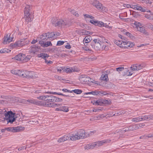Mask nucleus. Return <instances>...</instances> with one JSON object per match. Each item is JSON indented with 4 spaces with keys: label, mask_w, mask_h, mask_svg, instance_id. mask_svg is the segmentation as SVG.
Returning a JSON list of instances; mask_svg holds the SVG:
<instances>
[{
    "label": "nucleus",
    "mask_w": 153,
    "mask_h": 153,
    "mask_svg": "<svg viewBox=\"0 0 153 153\" xmlns=\"http://www.w3.org/2000/svg\"><path fill=\"white\" fill-rule=\"evenodd\" d=\"M130 131L129 130L128 127H125L123 129V130H119L118 131L114 133V134L113 135L114 137H116V136L115 135L117 133H120V132L121 133H123L124 132H126V131Z\"/></svg>",
    "instance_id": "4be33fe9"
},
{
    "label": "nucleus",
    "mask_w": 153,
    "mask_h": 153,
    "mask_svg": "<svg viewBox=\"0 0 153 153\" xmlns=\"http://www.w3.org/2000/svg\"><path fill=\"white\" fill-rule=\"evenodd\" d=\"M22 127L18 126L16 127H8L5 128L8 131H11L13 132H18L22 129Z\"/></svg>",
    "instance_id": "f8f14e48"
},
{
    "label": "nucleus",
    "mask_w": 153,
    "mask_h": 153,
    "mask_svg": "<svg viewBox=\"0 0 153 153\" xmlns=\"http://www.w3.org/2000/svg\"><path fill=\"white\" fill-rule=\"evenodd\" d=\"M31 57V56L30 55H28L27 56H25L24 60H25V62H27L30 59Z\"/></svg>",
    "instance_id": "de8ad7c7"
},
{
    "label": "nucleus",
    "mask_w": 153,
    "mask_h": 153,
    "mask_svg": "<svg viewBox=\"0 0 153 153\" xmlns=\"http://www.w3.org/2000/svg\"><path fill=\"white\" fill-rule=\"evenodd\" d=\"M63 137H64V139L65 141H66V140H68L69 138L70 137V136H69V135H64L63 136Z\"/></svg>",
    "instance_id": "13d9d810"
},
{
    "label": "nucleus",
    "mask_w": 153,
    "mask_h": 153,
    "mask_svg": "<svg viewBox=\"0 0 153 153\" xmlns=\"http://www.w3.org/2000/svg\"><path fill=\"white\" fill-rule=\"evenodd\" d=\"M85 94L87 95V94H92L94 95H96V91H92L91 92H88L85 93Z\"/></svg>",
    "instance_id": "8fccbe9b"
},
{
    "label": "nucleus",
    "mask_w": 153,
    "mask_h": 153,
    "mask_svg": "<svg viewBox=\"0 0 153 153\" xmlns=\"http://www.w3.org/2000/svg\"><path fill=\"white\" fill-rule=\"evenodd\" d=\"M45 97L46 95H42L37 97V98L39 100L45 101Z\"/></svg>",
    "instance_id": "ea45409f"
},
{
    "label": "nucleus",
    "mask_w": 153,
    "mask_h": 153,
    "mask_svg": "<svg viewBox=\"0 0 153 153\" xmlns=\"http://www.w3.org/2000/svg\"><path fill=\"white\" fill-rule=\"evenodd\" d=\"M30 7L29 5H27L25 7L24 11L25 21L27 22H30L31 21V15L29 12Z\"/></svg>",
    "instance_id": "39448f33"
},
{
    "label": "nucleus",
    "mask_w": 153,
    "mask_h": 153,
    "mask_svg": "<svg viewBox=\"0 0 153 153\" xmlns=\"http://www.w3.org/2000/svg\"><path fill=\"white\" fill-rule=\"evenodd\" d=\"M96 24L100 27H105V25L103 22L101 21H96Z\"/></svg>",
    "instance_id": "f704fd0d"
},
{
    "label": "nucleus",
    "mask_w": 153,
    "mask_h": 153,
    "mask_svg": "<svg viewBox=\"0 0 153 153\" xmlns=\"http://www.w3.org/2000/svg\"><path fill=\"white\" fill-rule=\"evenodd\" d=\"M142 33H143V34L146 35L147 36L149 35V33L147 32L146 30H145L144 28V29L143 30V31L141 32Z\"/></svg>",
    "instance_id": "603ef678"
},
{
    "label": "nucleus",
    "mask_w": 153,
    "mask_h": 153,
    "mask_svg": "<svg viewBox=\"0 0 153 153\" xmlns=\"http://www.w3.org/2000/svg\"><path fill=\"white\" fill-rule=\"evenodd\" d=\"M62 104L59 103H46L45 105V106L49 107H61Z\"/></svg>",
    "instance_id": "dca6fc26"
},
{
    "label": "nucleus",
    "mask_w": 153,
    "mask_h": 153,
    "mask_svg": "<svg viewBox=\"0 0 153 153\" xmlns=\"http://www.w3.org/2000/svg\"><path fill=\"white\" fill-rule=\"evenodd\" d=\"M138 5H131V8L135 10H137V8Z\"/></svg>",
    "instance_id": "0e129e2a"
},
{
    "label": "nucleus",
    "mask_w": 153,
    "mask_h": 153,
    "mask_svg": "<svg viewBox=\"0 0 153 153\" xmlns=\"http://www.w3.org/2000/svg\"><path fill=\"white\" fill-rule=\"evenodd\" d=\"M60 109H61V111H62L67 112H68L69 111L68 107L64 106H63L61 107H60Z\"/></svg>",
    "instance_id": "72a5a7b5"
},
{
    "label": "nucleus",
    "mask_w": 153,
    "mask_h": 153,
    "mask_svg": "<svg viewBox=\"0 0 153 153\" xmlns=\"http://www.w3.org/2000/svg\"><path fill=\"white\" fill-rule=\"evenodd\" d=\"M104 117V116L103 114L100 115H98L96 116V118H97V120H99L100 118H102Z\"/></svg>",
    "instance_id": "338daca9"
},
{
    "label": "nucleus",
    "mask_w": 153,
    "mask_h": 153,
    "mask_svg": "<svg viewBox=\"0 0 153 153\" xmlns=\"http://www.w3.org/2000/svg\"><path fill=\"white\" fill-rule=\"evenodd\" d=\"M137 7V10L143 12L146 11L145 9L144 8H143L141 6L138 5Z\"/></svg>",
    "instance_id": "4c0bfd02"
},
{
    "label": "nucleus",
    "mask_w": 153,
    "mask_h": 153,
    "mask_svg": "<svg viewBox=\"0 0 153 153\" xmlns=\"http://www.w3.org/2000/svg\"><path fill=\"white\" fill-rule=\"evenodd\" d=\"M143 67V65L136 64L131 67V69L132 71H138L142 69Z\"/></svg>",
    "instance_id": "ddd939ff"
},
{
    "label": "nucleus",
    "mask_w": 153,
    "mask_h": 153,
    "mask_svg": "<svg viewBox=\"0 0 153 153\" xmlns=\"http://www.w3.org/2000/svg\"><path fill=\"white\" fill-rule=\"evenodd\" d=\"M131 5H132L127 4H124V7H127L128 8H131Z\"/></svg>",
    "instance_id": "e2e57ef3"
},
{
    "label": "nucleus",
    "mask_w": 153,
    "mask_h": 153,
    "mask_svg": "<svg viewBox=\"0 0 153 153\" xmlns=\"http://www.w3.org/2000/svg\"><path fill=\"white\" fill-rule=\"evenodd\" d=\"M105 42H107L103 36H96V51L107 50L108 47L105 45Z\"/></svg>",
    "instance_id": "f257e3e1"
},
{
    "label": "nucleus",
    "mask_w": 153,
    "mask_h": 153,
    "mask_svg": "<svg viewBox=\"0 0 153 153\" xmlns=\"http://www.w3.org/2000/svg\"><path fill=\"white\" fill-rule=\"evenodd\" d=\"M125 113V111H120L119 112L115 114H114L113 116H117L118 114V115H121L122 114H124Z\"/></svg>",
    "instance_id": "37998d69"
},
{
    "label": "nucleus",
    "mask_w": 153,
    "mask_h": 153,
    "mask_svg": "<svg viewBox=\"0 0 153 153\" xmlns=\"http://www.w3.org/2000/svg\"><path fill=\"white\" fill-rule=\"evenodd\" d=\"M102 86L104 87L109 88L107 83L105 82V83H104L102 82Z\"/></svg>",
    "instance_id": "69168bd1"
},
{
    "label": "nucleus",
    "mask_w": 153,
    "mask_h": 153,
    "mask_svg": "<svg viewBox=\"0 0 153 153\" xmlns=\"http://www.w3.org/2000/svg\"><path fill=\"white\" fill-rule=\"evenodd\" d=\"M11 73L14 74L21 76L22 71L19 70H13L11 71Z\"/></svg>",
    "instance_id": "b1692460"
},
{
    "label": "nucleus",
    "mask_w": 153,
    "mask_h": 153,
    "mask_svg": "<svg viewBox=\"0 0 153 153\" xmlns=\"http://www.w3.org/2000/svg\"><path fill=\"white\" fill-rule=\"evenodd\" d=\"M65 70L64 67H61L57 69V71L60 72H61L62 71L64 72V70Z\"/></svg>",
    "instance_id": "6e6d98bb"
},
{
    "label": "nucleus",
    "mask_w": 153,
    "mask_h": 153,
    "mask_svg": "<svg viewBox=\"0 0 153 153\" xmlns=\"http://www.w3.org/2000/svg\"><path fill=\"white\" fill-rule=\"evenodd\" d=\"M136 27L137 29V30L140 32H141L143 30L144 28L141 27L140 26H136Z\"/></svg>",
    "instance_id": "09e8293b"
},
{
    "label": "nucleus",
    "mask_w": 153,
    "mask_h": 153,
    "mask_svg": "<svg viewBox=\"0 0 153 153\" xmlns=\"http://www.w3.org/2000/svg\"><path fill=\"white\" fill-rule=\"evenodd\" d=\"M22 41H19L16 42L15 43H12L10 44L11 46L13 48L22 47L25 45V43L23 42L24 39Z\"/></svg>",
    "instance_id": "9b49d317"
},
{
    "label": "nucleus",
    "mask_w": 153,
    "mask_h": 153,
    "mask_svg": "<svg viewBox=\"0 0 153 153\" xmlns=\"http://www.w3.org/2000/svg\"><path fill=\"white\" fill-rule=\"evenodd\" d=\"M40 37L41 39V40L39 42H46L48 39V38H47V35H46V33L41 35Z\"/></svg>",
    "instance_id": "393cba45"
},
{
    "label": "nucleus",
    "mask_w": 153,
    "mask_h": 153,
    "mask_svg": "<svg viewBox=\"0 0 153 153\" xmlns=\"http://www.w3.org/2000/svg\"><path fill=\"white\" fill-rule=\"evenodd\" d=\"M130 131H132L138 129V127L136 125H131L128 127Z\"/></svg>",
    "instance_id": "c756f323"
},
{
    "label": "nucleus",
    "mask_w": 153,
    "mask_h": 153,
    "mask_svg": "<svg viewBox=\"0 0 153 153\" xmlns=\"http://www.w3.org/2000/svg\"><path fill=\"white\" fill-rule=\"evenodd\" d=\"M123 42V48H130L134 45L133 43L131 42L128 41L126 42Z\"/></svg>",
    "instance_id": "a211bd4d"
},
{
    "label": "nucleus",
    "mask_w": 153,
    "mask_h": 153,
    "mask_svg": "<svg viewBox=\"0 0 153 153\" xmlns=\"http://www.w3.org/2000/svg\"><path fill=\"white\" fill-rule=\"evenodd\" d=\"M64 43V42L62 41H58L56 45L60 46L62 45Z\"/></svg>",
    "instance_id": "3c124183"
},
{
    "label": "nucleus",
    "mask_w": 153,
    "mask_h": 153,
    "mask_svg": "<svg viewBox=\"0 0 153 153\" xmlns=\"http://www.w3.org/2000/svg\"><path fill=\"white\" fill-rule=\"evenodd\" d=\"M69 11L71 12L72 14L74 15L76 17H78L79 16V14H78L76 12H75V11L74 10L69 9Z\"/></svg>",
    "instance_id": "58836bf2"
},
{
    "label": "nucleus",
    "mask_w": 153,
    "mask_h": 153,
    "mask_svg": "<svg viewBox=\"0 0 153 153\" xmlns=\"http://www.w3.org/2000/svg\"><path fill=\"white\" fill-rule=\"evenodd\" d=\"M72 91L77 94H80L82 92V91L79 89H75L73 90Z\"/></svg>",
    "instance_id": "a19ab883"
},
{
    "label": "nucleus",
    "mask_w": 153,
    "mask_h": 153,
    "mask_svg": "<svg viewBox=\"0 0 153 153\" xmlns=\"http://www.w3.org/2000/svg\"><path fill=\"white\" fill-rule=\"evenodd\" d=\"M65 70H64V72H65L67 73H69L74 71V69L72 68H65Z\"/></svg>",
    "instance_id": "2f4dec72"
},
{
    "label": "nucleus",
    "mask_w": 153,
    "mask_h": 153,
    "mask_svg": "<svg viewBox=\"0 0 153 153\" xmlns=\"http://www.w3.org/2000/svg\"><path fill=\"white\" fill-rule=\"evenodd\" d=\"M140 119L141 120H148V117L147 115H143L141 116H140Z\"/></svg>",
    "instance_id": "e433bc0d"
},
{
    "label": "nucleus",
    "mask_w": 153,
    "mask_h": 153,
    "mask_svg": "<svg viewBox=\"0 0 153 153\" xmlns=\"http://www.w3.org/2000/svg\"><path fill=\"white\" fill-rule=\"evenodd\" d=\"M46 35H47V38L48 39H52V37L54 36V32H51V33H46Z\"/></svg>",
    "instance_id": "7c9ffc66"
},
{
    "label": "nucleus",
    "mask_w": 153,
    "mask_h": 153,
    "mask_svg": "<svg viewBox=\"0 0 153 153\" xmlns=\"http://www.w3.org/2000/svg\"><path fill=\"white\" fill-rule=\"evenodd\" d=\"M146 27L153 31V25L151 24H147Z\"/></svg>",
    "instance_id": "c03bdc74"
},
{
    "label": "nucleus",
    "mask_w": 153,
    "mask_h": 153,
    "mask_svg": "<svg viewBox=\"0 0 153 153\" xmlns=\"http://www.w3.org/2000/svg\"><path fill=\"white\" fill-rule=\"evenodd\" d=\"M38 56L39 57H41L44 59L45 60L46 59V58H48L49 56L47 54L42 53L40 54H38Z\"/></svg>",
    "instance_id": "bb28decb"
},
{
    "label": "nucleus",
    "mask_w": 153,
    "mask_h": 153,
    "mask_svg": "<svg viewBox=\"0 0 153 153\" xmlns=\"http://www.w3.org/2000/svg\"><path fill=\"white\" fill-rule=\"evenodd\" d=\"M111 101L110 100H105L102 101L101 100V101L99 100L96 101V105H101L103 104L110 105L111 104Z\"/></svg>",
    "instance_id": "4468645a"
},
{
    "label": "nucleus",
    "mask_w": 153,
    "mask_h": 153,
    "mask_svg": "<svg viewBox=\"0 0 153 153\" xmlns=\"http://www.w3.org/2000/svg\"><path fill=\"white\" fill-rule=\"evenodd\" d=\"M78 138L79 139L85 138L89 136V134L87 132H85L83 129L79 130L76 132Z\"/></svg>",
    "instance_id": "423d86ee"
},
{
    "label": "nucleus",
    "mask_w": 153,
    "mask_h": 153,
    "mask_svg": "<svg viewBox=\"0 0 153 153\" xmlns=\"http://www.w3.org/2000/svg\"><path fill=\"white\" fill-rule=\"evenodd\" d=\"M140 117L139 116L138 117H135L132 119L131 121L133 122H137L141 121Z\"/></svg>",
    "instance_id": "c9c22d12"
},
{
    "label": "nucleus",
    "mask_w": 153,
    "mask_h": 153,
    "mask_svg": "<svg viewBox=\"0 0 153 153\" xmlns=\"http://www.w3.org/2000/svg\"><path fill=\"white\" fill-rule=\"evenodd\" d=\"M63 136L59 138L58 140V142L59 143L64 142L65 141Z\"/></svg>",
    "instance_id": "5fc2aeb1"
},
{
    "label": "nucleus",
    "mask_w": 153,
    "mask_h": 153,
    "mask_svg": "<svg viewBox=\"0 0 153 153\" xmlns=\"http://www.w3.org/2000/svg\"><path fill=\"white\" fill-rule=\"evenodd\" d=\"M49 93L50 94H58L59 95H62V96H68V95H65L63 94H62L61 93H57L56 92H50Z\"/></svg>",
    "instance_id": "a18cd8bd"
},
{
    "label": "nucleus",
    "mask_w": 153,
    "mask_h": 153,
    "mask_svg": "<svg viewBox=\"0 0 153 153\" xmlns=\"http://www.w3.org/2000/svg\"><path fill=\"white\" fill-rule=\"evenodd\" d=\"M53 24L56 26L64 27L65 26H69L70 25L69 21L66 20H64L62 19H57L54 22H53Z\"/></svg>",
    "instance_id": "7ed1b4c3"
},
{
    "label": "nucleus",
    "mask_w": 153,
    "mask_h": 153,
    "mask_svg": "<svg viewBox=\"0 0 153 153\" xmlns=\"http://www.w3.org/2000/svg\"><path fill=\"white\" fill-rule=\"evenodd\" d=\"M148 120H153V115H147Z\"/></svg>",
    "instance_id": "680f3d73"
},
{
    "label": "nucleus",
    "mask_w": 153,
    "mask_h": 153,
    "mask_svg": "<svg viewBox=\"0 0 153 153\" xmlns=\"http://www.w3.org/2000/svg\"><path fill=\"white\" fill-rule=\"evenodd\" d=\"M39 44L41 45V46L43 47H47L52 45V44L50 41H48L46 42H39Z\"/></svg>",
    "instance_id": "412c9836"
},
{
    "label": "nucleus",
    "mask_w": 153,
    "mask_h": 153,
    "mask_svg": "<svg viewBox=\"0 0 153 153\" xmlns=\"http://www.w3.org/2000/svg\"><path fill=\"white\" fill-rule=\"evenodd\" d=\"M62 100L52 95H46L45 101L47 102H61Z\"/></svg>",
    "instance_id": "20e7f679"
},
{
    "label": "nucleus",
    "mask_w": 153,
    "mask_h": 153,
    "mask_svg": "<svg viewBox=\"0 0 153 153\" xmlns=\"http://www.w3.org/2000/svg\"><path fill=\"white\" fill-rule=\"evenodd\" d=\"M45 62L48 65L51 64L53 63L50 60L48 61L46 59L45 60Z\"/></svg>",
    "instance_id": "774afa93"
},
{
    "label": "nucleus",
    "mask_w": 153,
    "mask_h": 153,
    "mask_svg": "<svg viewBox=\"0 0 153 153\" xmlns=\"http://www.w3.org/2000/svg\"><path fill=\"white\" fill-rule=\"evenodd\" d=\"M78 137L76 133L75 134H72L71 136H70V139L71 140H79L78 138Z\"/></svg>",
    "instance_id": "c85d7f7f"
},
{
    "label": "nucleus",
    "mask_w": 153,
    "mask_h": 153,
    "mask_svg": "<svg viewBox=\"0 0 153 153\" xmlns=\"http://www.w3.org/2000/svg\"><path fill=\"white\" fill-rule=\"evenodd\" d=\"M116 70L118 71H122L124 69V68L123 67H118L116 68Z\"/></svg>",
    "instance_id": "052dcab7"
},
{
    "label": "nucleus",
    "mask_w": 153,
    "mask_h": 153,
    "mask_svg": "<svg viewBox=\"0 0 153 153\" xmlns=\"http://www.w3.org/2000/svg\"><path fill=\"white\" fill-rule=\"evenodd\" d=\"M25 56V54L20 53L16 56L13 58L14 59L22 61L24 60Z\"/></svg>",
    "instance_id": "2eb2a0df"
},
{
    "label": "nucleus",
    "mask_w": 153,
    "mask_h": 153,
    "mask_svg": "<svg viewBox=\"0 0 153 153\" xmlns=\"http://www.w3.org/2000/svg\"><path fill=\"white\" fill-rule=\"evenodd\" d=\"M23 101L25 102L27 101L30 103L33 104L38 105L44 106L45 104V102L39 101L36 100L34 99L28 100H23L22 102H23Z\"/></svg>",
    "instance_id": "1a4fd4ad"
},
{
    "label": "nucleus",
    "mask_w": 153,
    "mask_h": 153,
    "mask_svg": "<svg viewBox=\"0 0 153 153\" xmlns=\"http://www.w3.org/2000/svg\"><path fill=\"white\" fill-rule=\"evenodd\" d=\"M147 138H152L153 139V133H150L146 134Z\"/></svg>",
    "instance_id": "49530a36"
},
{
    "label": "nucleus",
    "mask_w": 153,
    "mask_h": 153,
    "mask_svg": "<svg viewBox=\"0 0 153 153\" xmlns=\"http://www.w3.org/2000/svg\"><path fill=\"white\" fill-rule=\"evenodd\" d=\"M141 1L143 3H148L150 4H151L152 2L149 0H141Z\"/></svg>",
    "instance_id": "864d4df0"
},
{
    "label": "nucleus",
    "mask_w": 153,
    "mask_h": 153,
    "mask_svg": "<svg viewBox=\"0 0 153 153\" xmlns=\"http://www.w3.org/2000/svg\"><path fill=\"white\" fill-rule=\"evenodd\" d=\"M78 33L82 35H87L90 34L91 32L87 31L83 29H81L78 31Z\"/></svg>",
    "instance_id": "aec40b11"
},
{
    "label": "nucleus",
    "mask_w": 153,
    "mask_h": 153,
    "mask_svg": "<svg viewBox=\"0 0 153 153\" xmlns=\"http://www.w3.org/2000/svg\"><path fill=\"white\" fill-rule=\"evenodd\" d=\"M40 50H41V49L39 46L33 45L31 46L30 49V52L32 53H35L36 52Z\"/></svg>",
    "instance_id": "6ab92c4d"
},
{
    "label": "nucleus",
    "mask_w": 153,
    "mask_h": 153,
    "mask_svg": "<svg viewBox=\"0 0 153 153\" xmlns=\"http://www.w3.org/2000/svg\"><path fill=\"white\" fill-rule=\"evenodd\" d=\"M111 141L110 140L107 139L97 142H96V146H101L104 144L110 143Z\"/></svg>",
    "instance_id": "f3484780"
},
{
    "label": "nucleus",
    "mask_w": 153,
    "mask_h": 153,
    "mask_svg": "<svg viewBox=\"0 0 153 153\" xmlns=\"http://www.w3.org/2000/svg\"><path fill=\"white\" fill-rule=\"evenodd\" d=\"M96 146V143H92L90 145V149H93Z\"/></svg>",
    "instance_id": "4d7b16f0"
},
{
    "label": "nucleus",
    "mask_w": 153,
    "mask_h": 153,
    "mask_svg": "<svg viewBox=\"0 0 153 153\" xmlns=\"http://www.w3.org/2000/svg\"><path fill=\"white\" fill-rule=\"evenodd\" d=\"M91 39V36L89 35L87 36L84 39V41L85 42V43H88L90 42Z\"/></svg>",
    "instance_id": "473e14b6"
},
{
    "label": "nucleus",
    "mask_w": 153,
    "mask_h": 153,
    "mask_svg": "<svg viewBox=\"0 0 153 153\" xmlns=\"http://www.w3.org/2000/svg\"><path fill=\"white\" fill-rule=\"evenodd\" d=\"M0 114H4L5 117L9 123H12L15 120L16 118L14 117L15 113L11 111L7 112L5 110L0 109Z\"/></svg>",
    "instance_id": "f03ea898"
},
{
    "label": "nucleus",
    "mask_w": 153,
    "mask_h": 153,
    "mask_svg": "<svg viewBox=\"0 0 153 153\" xmlns=\"http://www.w3.org/2000/svg\"><path fill=\"white\" fill-rule=\"evenodd\" d=\"M107 92L108 91H102V96H104V95H109L111 96V95L113 96V95L111 94V93H107Z\"/></svg>",
    "instance_id": "79ce46f5"
},
{
    "label": "nucleus",
    "mask_w": 153,
    "mask_h": 153,
    "mask_svg": "<svg viewBox=\"0 0 153 153\" xmlns=\"http://www.w3.org/2000/svg\"><path fill=\"white\" fill-rule=\"evenodd\" d=\"M101 80L107 82L108 81V74L104 73L102 74L100 77Z\"/></svg>",
    "instance_id": "a878e982"
},
{
    "label": "nucleus",
    "mask_w": 153,
    "mask_h": 153,
    "mask_svg": "<svg viewBox=\"0 0 153 153\" xmlns=\"http://www.w3.org/2000/svg\"><path fill=\"white\" fill-rule=\"evenodd\" d=\"M96 8L100 12H106L107 10L105 7L103 6L101 3L97 1H96Z\"/></svg>",
    "instance_id": "9d476101"
},
{
    "label": "nucleus",
    "mask_w": 153,
    "mask_h": 153,
    "mask_svg": "<svg viewBox=\"0 0 153 153\" xmlns=\"http://www.w3.org/2000/svg\"><path fill=\"white\" fill-rule=\"evenodd\" d=\"M9 36H10L8 37L7 35L6 36H5L3 42L4 44H6L7 43H9L12 41L13 38L9 37Z\"/></svg>",
    "instance_id": "5701e85b"
},
{
    "label": "nucleus",
    "mask_w": 153,
    "mask_h": 153,
    "mask_svg": "<svg viewBox=\"0 0 153 153\" xmlns=\"http://www.w3.org/2000/svg\"><path fill=\"white\" fill-rule=\"evenodd\" d=\"M123 41L121 40H115L114 41V43L115 44L119 46L121 48H123V43H122Z\"/></svg>",
    "instance_id": "cd10ccee"
},
{
    "label": "nucleus",
    "mask_w": 153,
    "mask_h": 153,
    "mask_svg": "<svg viewBox=\"0 0 153 153\" xmlns=\"http://www.w3.org/2000/svg\"><path fill=\"white\" fill-rule=\"evenodd\" d=\"M140 139H147L146 134L142 135L140 137Z\"/></svg>",
    "instance_id": "bf43d9fd"
},
{
    "label": "nucleus",
    "mask_w": 153,
    "mask_h": 153,
    "mask_svg": "<svg viewBox=\"0 0 153 153\" xmlns=\"http://www.w3.org/2000/svg\"><path fill=\"white\" fill-rule=\"evenodd\" d=\"M21 76L23 77L32 78L35 77L33 72L27 71H22Z\"/></svg>",
    "instance_id": "0eeeda50"
},
{
    "label": "nucleus",
    "mask_w": 153,
    "mask_h": 153,
    "mask_svg": "<svg viewBox=\"0 0 153 153\" xmlns=\"http://www.w3.org/2000/svg\"><path fill=\"white\" fill-rule=\"evenodd\" d=\"M79 79L82 84H89L90 81H91V79L86 75H82L79 77Z\"/></svg>",
    "instance_id": "6e6552de"
}]
</instances>
